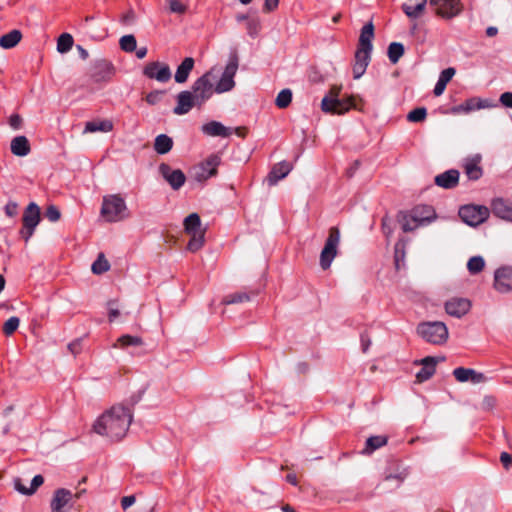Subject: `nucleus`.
<instances>
[{
	"label": "nucleus",
	"mask_w": 512,
	"mask_h": 512,
	"mask_svg": "<svg viewBox=\"0 0 512 512\" xmlns=\"http://www.w3.org/2000/svg\"><path fill=\"white\" fill-rule=\"evenodd\" d=\"M238 66V55L236 52H233L230 54L229 61L216 85L213 84V79L215 78L214 67L196 79L192 84L191 92L195 95L198 103L203 105L212 97L214 92L222 94L231 91L235 87L234 77L237 73Z\"/></svg>",
	"instance_id": "obj_1"
},
{
	"label": "nucleus",
	"mask_w": 512,
	"mask_h": 512,
	"mask_svg": "<svg viewBox=\"0 0 512 512\" xmlns=\"http://www.w3.org/2000/svg\"><path fill=\"white\" fill-rule=\"evenodd\" d=\"M132 419L133 413L129 407L114 405L96 420L93 429L99 435L119 441L125 437Z\"/></svg>",
	"instance_id": "obj_2"
},
{
	"label": "nucleus",
	"mask_w": 512,
	"mask_h": 512,
	"mask_svg": "<svg viewBox=\"0 0 512 512\" xmlns=\"http://www.w3.org/2000/svg\"><path fill=\"white\" fill-rule=\"evenodd\" d=\"M436 218L435 210L430 205H417L410 214H403L401 223L404 232L415 230L419 226L431 223Z\"/></svg>",
	"instance_id": "obj_3"
},
{
	"label": "nucleus",
	"mask_w": 512,
	"mask_h": 512,
	"mask_svg": "<svg viewBox=\"0 0 512 512\" xmlns=\"http://www.w3.org/2000/svg\"><path fill=\"white\" fill-rule=\"evenodd\" d=\"M100 215L110 223L122 221L128 216L125 200L117 194L104 196Z\"/></svg>",
	"instance_id": "obj_4"
},
{
	"label": "nucleus",
	"mask_w": 512,
	"mask_h": 512,
	"mask_svg": "<svg viewBox=\"0 0 512 512\" xmlns=\"http://www.w3.org/2000/svg\"><path fill=\"white\" fill-rule=\"evenodd\" d=\"M417 333L428 343L442 345L448 339V328L440 321L423 322L417 327Z\"/></svg>",
	"instance_id": "obj_5"
},
{
	"label": "nucleus",
	"mask_w": 512,
	"mask_h": 512,
	"mask_svg": "<svg viewBox=\"0 0 512 512\" xmlns=\"http://www.w3.org/2000/svg\"><path fill=\"white\" fill-rule=\"evenodd\" d=\"M184 229L191 236L187 249L190 252L201 249L205 241V230L201 227V219L197 213H192L184 219Z\"/></svg>",
	"instance_id": "obj_6"
},
{
	"label": "nucleus",
	"mask_w": 512,
	"mask_h": 512,
	"mask_svg": "<svg viewBox=\"0 0 512 512\" xmlns=\"http://www.w3.org/2000/svg\"><path fill=\"white\" fill-rule=\"evenodd\" d=\"M339 244L340 230L337 227H331L325 245L320 253V266L323 270L330 268L332 261L338 254Z\"/></svg>",
	"instance_id": "obj_7"
},
{
	"label": "nucleus",
	"mask_w": 512,
	"mask_h": 512,
	"mask_svg": "<svg viewBox=\"0 0 512 512\" xmlns=\"http://www.w3.org/2000/svg\"><path fill=\"white\" fill-rule=\"evenodd\" d=\"M489 216V210L481 205H464L459 209V217L470 226H477L483 223Z\"/></svg>",
	"instance_id": "obj_8"
},
{
	"label": "nucleus",
	"mask_w": 512,
	"mask_h": 512,
	"mask_svg": "<svg viewBox=\"0 0 512 512\" xmlns=\"http://www.w3.org/2000/svg\"><path fill=\"white\" fill-rule=\"evenodd\" d=\"M22 222L23 228L21 229L20 234L25 242H28L40 222V208L36 203L32 202L26 207Z\"/></svg>",
	"instance_id": "obj_9"
},
{
	"label": "nucleus",
	"mask_w": 512,
	"mask_h": 512,
	"mask_svg": "<svg viewBox=\"0 0 512 512\" xmlns=\"http://www.w3.org/2000/svg\"><path fill=\"white\" fill-rule=\"evenodd\" d=\"M429 4L434 8L435 13L443 19H452L463 10L461 0H429Z\"/></svg>",
	"instance_id": "obj_10"
},
{
	"label": "nucleus",
	"mask_w": 512,
	"mask_h": 512,
	"mask_svg": "<svg viewBox=\"0 0 512 512\" xmlns=\"http://www.w3.org/2000/svg\"><path fill=\"white\" fill-rule=\"evenodd\" d=\"M143 75L160 83L168 82L171 77V69L166 63L159 61L149 62L143 69Z\"/></svg>",
	"instance_id": "obj_11"
},
{
	"label": "nucleus",
	"mask_w": 512,
	"mask_h": 512,
	"mask_svg": "<svg viewBox=\"0 0 512 512\" xmlns=\"http://www.w3.org/2000/svg\"><path fill=\"white\" fill-rule=\"evenodd\" d=\"M354 107L352 98L339 99L325 96L321 101V109L325 113L344 114Z\"/></svg>",
	"instance_id": "obj_12"
},
{
	"label": "nucleus",
	"mask_w": 512,
	"mask_h": 512,
	"mask_svg": "<svg viewBox=\"0 0 512 512\" xmlns=\"http://www.w3.org/2000/svg\"><path fill=\"white\" fill-rule=\"evenodd\" d=\"M221 163L220 156L216 154L210 155L204 162H202L195 172V179L199 182H204L207 179L217 174V168Z\"/></svg>",
	"instance_id": "obj_13"
},
{
	"label": "nucleus",
	"mask_w": 512,
	"mask_h": 512,
	"mask_svg": "<svg viewBox=\"0 0 512 512\" xmlns=\"http://www.w3.org/2000/svg\"><path fill=\"white\" fill-rule=\"evenodd\" d=\"M177 104L173 109L174 114H187L193 107L200 108L202 105L198 103L195 95L188 90L181 91L176 97Z\"/></svg>",
	"instance_id": "obj_14"
},
{
	"label": "nucleus",
	"mask_w": 512,
	"mask_h": 512,
	"mask_svg": "<svg viewBox=\"0 0 512 512\" xmlns=\"http://www.w3.org/2000/svg\"><path fill=\"white\" fill-rule=\"evenodd\" d=\"M159 172L174 190L180 189L186 181V176L180 169H172L166 163L159 166Z\"/></svg>",
	"instance_id": "obj_15"
},
{
	"label": "nucleus",
	"mask_w": 512,
	"mask_h": 512,
	"mask_svg": "<svg viewBox=\"0 0 512 512\" xmlns=\"http://www.w3.org/2000/svg\"><path fill=\"white\" fill-rule=\"evenodd\" d=\"M494 287L500 293L512 291V268L501 267L495 271Z\"/></svg>",
	"instance_id": "obj_16"
},
{
	"label": "nucleus",
	"mask_w": 512,
	"mask_h": 512,
	"mask_svg": "<svg viewBox=\"0 0 512 512\" xmlns=\"http://www.w3.org/2000/svg\"><path fill=\"white\" fill-rule=\"evenodd\" d=\"M471 303L466 298H451L445 303L446 312L453 317L461 318L469 312Z\"/></svg>",
	"instance_id": "obj_17"
},
{
	"label": "nucleus",
	"mask_w": 512,
	"mask_h": 512,
	"mask_svg": "<svg viewBox=\"0 0 512 512\" xmlns=\"http://www.w3.org/2000/svg\"><path fill=\"white\" fill-rule=\"evenodd\" d=\"M453 375L458 382H471L478 384L485 382L486 377L483 373L477 372L471 368L458 367L453 370Z\"/></svg>",
	"instance_id": "obj_18"
},
{
	"label": "nucleus",
	"mask_w": 512,
	"mask_h": 512,
	"mask_svg": "<svg viewBox=\"0 0 512 512\" xmlns=\"http://www.w3.org/2000/svg\"><path fill=\"white\" fill-rule=\"evenodd\" d=\"M371 50L357 47L355 52V63L353 65V77L359 79L366 71L370 62Z\"/></svg>",
	"instance_id": "obj_19"
},
{
	"label": "nucleus",
	"mask_w": 512,
	"mask_h": 512,
	"mask_svg": "<svg viewBox=\"0 0 512 512\" xmlns=\"http://www.w3.org/2000/svg\"><path fill=\"white\" fill-rule=\"evenodd\" d=\"M490 107V104L486 100H482L478 97H471L465 100L463 103L454 106L452 112L455 114H468L476 110Z\"/></svg>",
	"instance_id": "obj_20"
},
{
	"label": "nucleus",
	"mask_w": 512,
	"mask_h": 512,
	"mask_svg": "<svg viewBox=\"0 0 512 512\" xmlns=\"http://www.w3.org/2000/svg\"><path fill=\"white\" fill-rule=\"evenodd\" d=\"M72 499V493L64 488L57 489L51 501L52 512H68L66 506Z\"/></svg>",
	"instance_id": "obj_21"
},
{
	"label": "nucleus",
	"mask_w": 512,
	"mask_h": 512,
	"mask_svg": "<svg viewBox=\"0 0 512 512\" xmlns=\"http://www.w3.org/2000/svg\"><path fill=\"white\" fill-rule=\"evenodd\" d=\"M459 171L456 169L447 170L434 179L437 186L444 189H453L458 185L459 182Z\"/></svg>",
	"instance_id": "obj_22"
},
{
	"label": "nucleus",
	"mask_w": 512,
	"mask_h": 512,
	"mask_svg": "<svg viewBox=\"0 0 512 512\" xmlns=\"http://www.w3.org/2000/svg\"><path fill=\"white\" fill-rule=\"evenodd\" d=\"M481 156L475 155L467 158L464 161L463 168L464 172L470 180H478L483 174V170L480 166Z\"/></svg>",
	"instance_id": "obj_23"
},
{
	"label": "nucleus",
	"mask_w": 512,
	"mask_h": 512,
	"mask_svg": "<svg viewBox=\"0 0 512 512\" xmlns=\"http://www.w3.org/2000/svg\"><path fill=\"white\" fill-rule=\"evenodd\" d=\"M492 212L495 216L512 221V202L498 198L492 202Z\"/></svg>",
	"instance_id": "obj_24"
},
{
	"label": "nucleus",
	"mask_w": 512,
	"mask_h": 512,
	"mask_svg": "<svg viewBox=\"0 0 512 512\" xmlns=\"http://www.w3.org/2000/svg\"><path fill=\"white\" fill-rule=\"evenodd\" d=\"M201 130L204 134L212 137L226 138L229 137L232 133V130L230 128L214 120L204 124Z\"/></svg>",
	"instance_id": "obj_25"
},
{
	"label": "nucleus",
	"mask_w": 512,
	"mask_h": 512,
	"mask_svg": "<svg viewBox=\"0 0 512 512\" xmlns=\"http://www.w3.org/2000/svg\"><path fill=\"white\" fill-rule=\"evenodd\" d=\"M292 166L289 162L283 161L273 166L270 171L267 180L269 185H275L277 182L285 178L291 171Z\"/></svg>",
	"instance_id": "obj_26"
},
{
	"label": "nucleus",
	"mask_w": 512,
	"mask_h": 512,
	"mask_svg": "<svg viewBox=\"0 0 512 512\" xmlns=\"http://www.w3.org/2000/svg\"><path fill=\"white\" fill-rule=\"evenodd\" d=\"M422 368L416 374L418 383H422L430 379L436 371V361L433 357H426L421 360Z\"/></svg>",
	"instance_id": "obj_27"
},
{
	"label": "nucleus",
	"mask_w": 512,
	"mask_h": 512,
	"mask_svg": "<svg viewBox=\"0 0 512 512\" xmlns=\"http://www.w3.org/2000/svg\"><path fill=\"white\" fill-rule=\"evenodd\" d=\"M195 61L192 57H186L177 67L174 79L177 83H185L194 68Z\"/></svg>",
	"instance_id": "obj_28"
},
{
	"label": "nucleus",
	"mask_w": 512,
	"mask_h": 512,
	"mask_svg": "<svg viewBox=\"0 0 512 512\" xmlns=\"http://www.w3.org/2000/svg\"><path fill=\"white\" fill-rule=\"evenodd\" d=\"M427 0H409L402 5L403 12L412 19L418 18L424 11Z\"/></svg>",
	"instance_id": "obj_29"
},
{
	"label": "nucleus",
	"mask_w": 512,
	"mask_h": 512,
	"mask_svg": "<svg viewBox=\"0 0 512 512\" xmlns=\"http://www.w3.org/2000/svg\"><path fill=\"white\" fill-rule=\"evenodd\" d=\"M374 38V25L372 22L366 23L360 33L358 47L372 51V40Z\"/></svg>",
	"instance_id": "obj_30"
},
{
	"label": "nucleus",
	"mask_w": 512,
	"mask_h": 512,
	"mask_svg": "<svg viewBox=\"0 0 512 512\" xmlns=\"http://www.w3.org/2000/svg\"><path fill=\"white\" fill-rule=\"evenodd\" d=\"M455 73L456 70L452 67L446 68L440 73L438 81L433 90L435 96H440L443 94L446 85L451 81Z\"/></svg>",
	"instance_id": "obj_31"
},
{
	"label": "nucleus",
	"mask_w": 512,
	"mask_h": 512,
	"mask_svg": "<svg viewBox=\"0 0 512 512\" xmlns=\"http://www.w3.org/2000/svg\"><path fill=\"white\" fill-rule=\"evenodd\" d=\"M11 152L16 156H26L30 153V144L25 136H16L11 141Z\"/></svg>",
	"instance_id": "obj_32"
},
{
	"label": "nucleus",
	"mask_w": 512,
	"mask_h": 512,
	"mask_svg": "<svg viewBox=\"0 0 512 512\" xmlns=\"http://www.w3.org/2000/svg\"><path fill=\"white\" fill-rule=\"evenodd\" d=\"M113 129V123L110 120H93L85 124L83 133L110 132Z\"/></svg>",
	"instance_id": "obj_33"
},
{
	"label": "nucleus",
	"mask_w": 512,
	"mask_h": 512,
	"mask_svg": "<svg viewBox=\"0 0 512 512\" xmlns=\"http://www.w3.org/2000/svg\"><path fill=\"white\" fill-rule=\"evenodd\" d=\"M173 147V140L166 134H160L155 138L154 141V150L160 154L164 155L168 153Z\"/></svg>",
	"instance_id": "obj_34"
},
{
	"label": "nucleus",
	"mask_w": 512,
	"mask_h": 512,
	"mask_svg": "<svg viewBox=\"0 0 512 512\" xmlns=\"http://www.w3.org/2000/svg\"><path fill=\"white\" fill-rule=\"evenodd\" d=\"M22 34L19 30H12L0 38V46L4 49L15 47L21 40Z\"/></svg>",
	"instance_id": "obj_35"
},
{
	"label": "nucleus",
	"mask_w": 512,
	"mask_h": 512,
	"mask_svg": "<svg viewBox=\"0 0 512 512\" xmlns=\"http://www.w3.org/2000/svg\"><path fill=\"white\" fill-rule=\"evenodd\" d=\"M387 443V438L384 436H371L366 441V446L363 453L370 454L378 448H381Z\"/></svg>",
	"instance_id": "obj_36"
},
{
	"label": "nucleus",
	"mask_w": 512,
	"mask_h": 512,
	"mask_svg": "<svg viewBox=\"0 0 512 512\" xmlns=\"http://www.w3.org/2000/svg\"><path fill=\"white\" fill-rule=\"evenodd\" d=\"M142 344L143 340L141 337L126 334L118 338L114 347L126 348L128 346H141Z\"/></svg>",
	"instance_id": "obj_37"
},
{
	"label": "nucleus",
	"mask_w": 512,
	"mask_h": 512,
	"mask_svg": "<svg viewBox=\"0 0 512 512\" xmlns=\"http://www.w3.org/2000/svg\"><path fill=\"white\" fill-rule=\"evenodd\" d=\"M404 46L399 42H392L388 46V58L391 63L396 64L404 54Z\"/></svg>",
	"instance_id": "obj_38"
},
{
	"label": "nucleus",
	"mask_w": 512,
	"mask_h": 512,
	"mask_svg": "<svg viewBox=\"0 0 512 512\" xmlns=\"http://www.w3.org/2000/svg\"><path fill=\"white\" fill-rule=\"evenodd\" d=\"M110 269V264L105 258L103 253H100L97 259L93 262L91 270L94 274L100 275L107 272Z\"/></svg>",
	"instance_id": "obj_39"
},
{
	"label": "nucleus",
	"mask_w": 512,
	"mask_h": 512,
	"mask_svg": "<svg viewBox=\"0 0 512 512\" xmlns=\"http://www.w3.org/2000/svg\"><path fill=\"white\" fill-rule=\"evenodd\" d=\"M73 37L68 33H63L57 40V51L67 53L73 46Z\"/></svg>",
	"instance_id": "obj_40"
},
{
	"label": "nucleus",
	"mask_w": 512,
	"mask_h": 512,
	"mask_svg": "<svg viewBox=\"0 0 512 512\" xmlns=\"http://www.w3.org/2000/svg\"><path fill=\"white\" fill-rule=\"evenodd\" d=\"M485 261L481 256H473L468 260L467 269L470 274L475 275L484 269Z\"/></svg>",
	"instance_id": "obj_41"
},
{
	"label": "nucleus",
	"mask_w": 512,
	"mask_h": 512,
	"mask_svg": "<svg viewBox=\"0 0 512 512\" xmlns=\"http://www.w3.org/2000/svg\"><path fill=\"white\" fill-rule=\"evenodd\" d=\"M292 101V92L290 89L281 90L275 100V104L278 108H286Z\"/></svg>",
	"instance_id": "obj_42"
},
{
	"label": "nucleus",
	"mask_w": 512,
	"mask_h": 512,
	"mask_svg": "<svg viewBox=\"0 0 512 512\" xmlns=\"http://www.w3.org/2000/svg\"><path fill=\"white\" fill-rule=\"evenodd\" d=\"M250 300V296L246 292H235L233 294L227 295L222 303L225 305L235 304V303H243Z\"/></svg>",
	"instance_id": "obj_43"
},
{
	"label": "nucleus",
	"mask_w": 512,
	"mask_h": 512,
	"mask_svg": "<svg viewBox=\"0 0 512 512\" xmlns=\"http://www.w3.org/2000/svg\"><path fill=\"white\" fill-rule=\"evenodd\" d=\"M120 48L125 52H133L137 48V42L133 35H125L120 38Z\"/></svg>",
	"instance_id": "obj_44"
},
{
	"label": "nucleus",
	"mask_w": 512,
	"mask_h": 512,
	"mask_svg": "<svg viewBox=\"0 0 512 512\" xmlns=\"http://www.w3.org/2000/svg\"><path fill=\"white\" fill-rule=\"evenodd\" d=\"M427 110L424 107L415 108L407 115V120L410 122H422L426 119Z\"/></svg>",
	"instance_id": "obj_45"
},
{
	"label": "nucleus",
	"mask_w": 512,
	"mask_h": 512,
	"mask_svg": "<svg viewBox=\"0 0 512 512\" xmlns=\"http://www.w3.org/2000/svg\"><path fill=\"white\" fill-rule=\"evenodd\" d=\"M19 323L18 317H10L3 325V333L7 336L12 335L18 329Z\"/></svg>",
	"instance_id": "obj_46"
},
{
	"label": "nucleus",
	"mask_w": 512,
	"mask_h": 512,
	"mask_svg": "<svg viewBox=\"0 0 512 512\" xmlns=\"http://www.w3.org/2000/svg\"><path fill=\"white\" fill-rule=\"evenodd\" d=\"M169 9L172 13L184 14L187 10V6L180 0H168Z\"/></svg>",
	"instance_id": "obj_47"
},
{
	"label": "nucleus",
	"mask_w": 512,
	"mask_h": 512,
	"mask_svg": "<svg viewBox=\"0 0 512 512\" xmlns=\"http://www.w3.org/2000/svg\"><path fill=\"white\" fill-rule=\"evenodd\" d=\"M45 216L49 221L56 222L60 219L61 214L56 206L50 205L46 209Z\"/></svg>",
	"instance_id": "obj_48"
},
{
	"label": "nucleus",
	"mask_w": 512,
	"mask_h": 512,
	"mask_svg": "<svg viewBox=\"0 0 512 512\" xmlns=\"http://www.w3.org/2000/svg\"><path fill=\"white\" fill-rule=\"evenodd\" d=\"M107 306H108L109 321L113 322L120 315V312H119V310L117 308V301L116 300H110L107 303Z\"/></svg>",
	"instance_id": "obj_49"
},
{
	"label": "nucleus",
	"mask_w": 512,
	"mask_h": 512,
	"mask_svg": "<svg viewBox=\"0 0 512 512\" xmlns=\"http://www.w3.org/2000/svg\"><path fill=\"white\" fill-rule=\"evenodd\" d=\"M4 211L8 217H15L18 213V204L10 201L5 205Z\"/></svg>",
	"instance_id": "obj_50"
},
{
	"label": "nucleus",
	"mask_w": 512,
	"mask_h": 512,
	"mask_svg": "<svg viewBox=\"0 0 512 512\" xmlns=\"http://www.w3.org/2000/svg\"><path fill=\"white\" fill-rule=\"evenodd\" d=\"M44 478L42 475H36L31 481L30 493L34 494L35 491L43 484Z\"/></svg>",
	"instance_id": "obj_51"
},
{
	"label": "nucleus",
	"mask_w": 512,
	"mask_h": 512,
	"mask_svg": "<svg viewBox=\"0 0 512 512\" xmlns=\"http://www.w3.org/2000/svg\"><path fill=\"white\" fill-rule=\"evenodd\" d=\"M14 487H15V489H16L19 493H21V494H24V495H32V494L30 493V487L25 486V485L22 483L21 479H19V478L15 479V481H14Z\"/></svg>",
	"instance_id": "obj_52"
},
{
	"label": "nucleus",
	"mask_w": 512,
	"mask_h": 512,
	"mask_svg": "<svg viewBox=\"0 0 512 512\" xmlns=\"http://www.w3.org/2000/svg\"><path fill=\"white\" fill-rule=\"evenodd\" d=\"M162 93H163L162 91H152V92L148 93L146 96L147 103H149L151 105L156 104L160 100Z\"/></svg>",
	"instance_id": "obj_53"
},
{
	"label": "nucleus",
	"mask_w": 512,
	"mask_h": 512,
	"mask_svg": "<svg viewBox=\"0 0 512 512\" xmlns=\"http://www.w3.org/2000/svg\"><path fill=\"white\" fill-rule=\"evenodd\" d=\"M9 124L13 129L18 130L22 126V118L18 114H13L9 118Z\"/></svg>",
	"instance_id": "obj_54"
},
{
	"label": "nucleus",
	"mask_w": 512,
	"mask_h": 512,
	"mask_svg": "<svg viewBox=\"0 0 512 512\" xmlns=\"http://www.w3.org/2000/svg\"><path fill=\"white\" fill-rule=\"evenodd\" d=\"M279 5V0H265L263 11L266 13L274 11Z\"/></svg>",
	"instance_id": "obj_55"
},
{
	"label": "nucleus",
	"mask_w": 512,
	"mask_h": 512,
	"mask_svg": "<svg viewBox=\"0 0 512 512\" xmlns=\"http://www.w3.org/2000/svg\"><path fill=\"white\" fill-rule=\"evenodd\" d=\"M499 100L503 106L512 108V92H504Z\"/></svg>",
	"instance_id": "obj_56"
},
{
	"label": "nucleus",
	"mask_w": 512,
	"mask_h": 512,
	"mask_svg": "<svg viewBox=\"0 0 512 512\" xmlns=\"http://www.w3.org/2000/svg\"><path fill=\"white\" fill-rule=\"evenodd\" d=\"M500 461L503 465V467L508 470L510 466L512 465V457L507 452H502L500 455Z\"/></svg>",
	"instance_id": "obj_57"
},
{
	"label": "nucleus",
	"mask_w": 512,
	"mask_h": 512,
	"mask_svg": "<svg viewBox=\"0 0 512 512\" xmlns=\"http://www.w3.org/2000/svg\"><path fill=\"white\" fill-rule=\"evenodd\" d=\"M136 501V498L134 495L124 496L121 499V506L124 510L128 509L130 506H132Z\"/></svg>",
	"instance_id": "obj_58"
},
{
	"label": "nucleus",
	"mask_w": 512,
	"mask_h": 512,
	"mask_svg": "<svg viewBox=\"0 0 512 512\" xmlns=\"http://www.w3.org/2000/svg\"><path fill=\"white\" fill-rule=\"evenodd\" d=\"M371 345V340L366 333L361 334V348L366 353Z\"/></svg>",
	"instance_id": "obj_59"
},
{
	"label": "nucleus",
	"mask_w": 512,
	"mask_h": 512,
	"mask_svg": "<svg viewBox=\"0 0 512 512\" xmlns=\"http://www.w3.org/2000/svg\"><path fill=\"white\" fill-rule=\"evenodd\" d=\"M258 28H259V23L257 21L249 20L247 22V30H248L249 35L253 36L254 34H256V32L258 31Z\"/></svg>",
	"instance_id": "obj_60"
},
{
	"label": "nucleus",
	"mask_w": 512,
	"mask_h": 512,
	"mask_svg": "<svg viewBox=\"0 0 512 512\" xmlns=\"http://www.w3.org/2000/svg\"><path fill=\"white\" fill-rule=\"evenodd\" d=\"M135 20V14L133 11H128L126 14L123 15L122 17V22L124 24H130L132 23L133 21Z\"/></svg>",
	"instance_id": "obj_61"
},
{
	"label": "nucleus",
	"mask_w": 512,
	"mask_h": 512,
	"mask_svg": "<svg viewBox=\"0 0 512 512\" xmlns=\"http://www.w3.org/2000/svg\"><path fill=\"white\" fill-rule=\"evenodd\" d=\"M68 349L73 353L74 355L78 354L81 350L80 341H74L68 345Z\"/></svg>",
	"instance_id": "obj_62"
},
{
	"label": "nucleus",
	"mask_w": 512,
	"mask_h": 512,
	"mask_svg": "<svg viewBox=\"0 0 512 512\" xmlns=\"http://www.w3.org/2000/svg\"><path fill=\"white\" fill-rule=\"evenodd\" d=\"M136 57L139 58V59H143L146 55H147V47H140V48H136Z\"/></svg>",
	"instance_id": "obj_63"
},
{
	"label": "nucleus",
	"mask_w": 512,
	"mask_h": 512,
	"mask_svg": "<svg viewBox=\"0 0 512 512\" xmlns=\"http://www.w3.org/2000/svg\"><path fill=\"white\" fill-rule=\"evenodd\" d=\"M339 93H340V88L337 87V86H334L331 88L330 90V96H328L329 98H338L339 97Z\"/></svg>",
	"instance_id": "obj_64"
}]
</instances>
